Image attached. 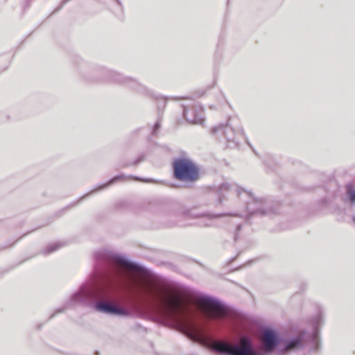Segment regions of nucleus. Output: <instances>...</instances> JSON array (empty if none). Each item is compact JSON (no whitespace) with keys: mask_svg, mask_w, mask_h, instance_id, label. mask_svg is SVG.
Returning <instances> with one entry per match:
<instances>
[{"mask_svg":"<svg viewBox=\"0 0 355 355\" xmlns=\"http://www.w3.org/2000/svg\"><path fill=\"white\" fill-rule=\"evenodd\" d=\"M94 259V279L82 284L66 304L57 309L51 318L78 304L92 305L96 311L108 315L130 316L132 311L119 304L116 292V289H124L133 301L147 298L155 300L162 306L166 317L175 321L181 331L191 340L198 343L207 336V331L193 321L191 310L182 306V293L180 291L150 295L139 283L133 282L130 284L128 281L125 269L142 270L140 265L107 250L96 252Z\"/></svg>","mask_w":355,"mask_h":355,"instance_id":"nucleus-1","label":"nucleus"},{"mask_svg":"<svg viewBox=\"0 0 355 355\" xmlns=\"http://www.w3.org/2000/svg\"><path fill=\"white\" fill-rule=\"evenodd\" d=\"M282 338L268 328L262 331L261 346L257 348L252 338L242 336L238 341L230 343L226 341H215L214 351L224 355H268L275 349L279 352Z\"/></svg>","mask_w":355,"mask_h":355,"instance_id":"nucleus-2","label":"nucleus"},{"mask_svg":"<svg viewBox=\"0 0 355 355\" xmlns=\"http://www.w3.org/2000/svg\"><path fill=\"white\" fill-rule=\"evenodd\" d=\"M218 203L222 205L227 200L229 193H234L242 201L245 202V214L248 216L253 215H270L275 213L271 206L272 202L263 198L256 197L252 193L246 191L236 184L223 182L216 189Z\"/></svg>","mask_w":355,"mask_h":355,"instance_id":"nucleus-3","label":"nucleus"},{"mask_svg":"<svg viewBox=\"0 0 355 355\" xmlns=\"http://www.w3.org/2000/svg\"><path fill=\"white\" fill-rule=\"evenodd\" d=\"M211 132L229 148L237 147L245 137L243 129L236 117H230L225 124L212 128Z\"/></svg>","mask_w":355,"mask_h":355,"instance_id":"nucleus-4","label":"nucleus"},{"mask_svg":"<svg viewBox=\"0 0 355 355\" xmlns=\"http://www.w3.org/2000/svg\"><path fill=\"white\" fill-rule=\"evenodd\" d=\"M85 78L92 81H103L121 84L139 92L143 93L146 91V88L135 79L125 76L120 73L107 69L103 67L92 69L91 74Z\"/></svg>","mask_w":355,"mask_h":355,"instance_id":"nucleus-5","label":"nucleus"},{"mask_svg":"<svg viewBox=\"0 0 355 355\" xmlns=\"http://www.w3.org/2000/svg\"><path fill=\"white\" fill-rule=\"evenodd\" d=\"M173 177L184 182H194L199 179L200 171L196 164L189 158L180 157L173 162Z\"/></svg>","mask_w":355,"mask_h":355,"instance_id":"nucleus-6","label":"nucleus"},{"mask_svg":"<svg viewBox=\"0 0 355 355\" xmlns=\"http://www.w3.org/2000/svg\"><path fill=\"white\" fill-rule=\"evenodd\" d=\"M195 300L201 306L208 320H224L228 316V309L219 300L208 295L198 294Z\"/></svg>","mask_w":355,"mask_h":355,"instance_id":"nucleus-7","label":"nucleus"},{"mask_svg":"<svg viewBox=\"0 0 355 355\" xmlns=\"http://www.w3.org/2000/svg\"><path fill=\"white\" fill-rule=\"evenodd\" d=\"M303 347L304 339L302 336L293 338H282L279 354H286L291 352L298 351Z\"/></svg>","mask_w":355,"mask_h":355,"instance_id":"nucleus-8","label":"nucleus"},{"mask_svg":"<svg viewBox=\"0 0 355 355\" xmlns=\"http://www.w3.org/2000/svg\"><path fill=\"white\" fill-rule=\"evenodd\" d=\"M184 116L191 123L201 124L205 120L203 109L199 105H195L191 108L184 107Z\"/></svg>","mask_w":355,"mask_h":355,"instance_id":"nucleus-9","label":"nucleus"},{"mask_svg":"<svg viewBox=\"0 0 355 355\" xmlns=\"http://www.w3.org/2000/svg\"><path fill=\"white\" fill-rule=\"evenodd\" d=\"M324 315L320 312L312 319V327L313 332L312 334L311 343L312 345V350L317 351L320 347V340L318 337V331L320 327L324 323Z\"/></svg>","mask_w":355,"mask_h":355,"instance_id":"nucleus-10","label":"nucleus"},{"mask_svg":"<svg viewBox=\"0 0 355 355\" xmlns=\"http://www.w3.org/2000/svg\"><path fill=\"white\" fill-rule=\"evenodd\" d=\"M346 198L345 202L349 203L347 211L355 225V185L354 184H347L345 187Z\"/></svg>","mask_w":355,"mask_h":355,"instance_id":"nucleus-11","label":"nucleus"},{"mask_svg":"<svg viewBox=\"0 0 355 355\" xmlns=\"http://www.w3.org/2000/svg\"><path fill=\"white\" fill-rule=\"evenodd\" d=\"M127 179H128V177L125 176V175H116V176L112 178V179H110L107 182L96 187L93 191H92L91 192H89V193H87L86 195H85L84 196H83L79 200H80L84 197L89 196L90 193H92L94 191L104 189L107 188L108 186H110V184H114V182H116L117 181L125 180Z\"/></svg>","mask_w":355,"mask_h":355,"instance_id":"nucleus-12","label":"nucleus"},{"mask_svg":"<svg viewBox=\"0 0 355 355\" xmlns=\"http://www.w3.org/2000/svg\"><path fill=\"white\" fill-rule=\"evenodd\" d=\"M62 245L63 244L60 242L51 243L42 251V253L43 254H49L60 248Z\"/></svg>","mask_w":355,"mask_h":355,"instance_id":"nucleus-13","label":"nucleus"},{"mask_svg":"<svg viewBox=\"0 0 355 355\" xmlns=\"http://www.w3.org/2000/svg\"><path fill=\"white\" fill-rule=\"evenodd\" d=\"M221 215H211V214H202L200 215V217L202 218H207L209 220H210L211 218H217V217H219Z\"/></svg>","mask_w":355,"mask_h":355,"instance_id":"nucleus-14","label":"nucleus"},{"mask_svg":"<svg viewBox=\"0 0 355 355\" xmlns=\"http://www.w3.org/2000/svg\"><path fill=\"white\" fill-rule=\"evenodd\" d=\"M160 126H161L160 122H159V121H157L155 123V125H154V127H153V134L154 135H157V131H158V130L160 128Z\"/></svg>","mask_w":355,"mask_h":355,"instance_id":"nucleus-15","label":"nucleus"},{"mask_svg":"<svg viewBox=\"0 0 355 355\" xmlns=\"http://www.w3.org/2000/svg\"><path fill=\"white\" fill-rule=\"evenodd\" d=\"M241 225H237V227H236V232H235V234H234V239L236 240L237 239V237H238V232L241 230Z\"/></svg>","mask_w":355,"mask_h":355,"instance_id":"nucleus-16","label":"nucleus"},{"mask_svg":"<svg viewBox=\"0 0 355 355\" xmlns=\"http://www.w3.org/2000/svg\"><path fill=\"white\" fill-rule=\"evenodd\" d=\"M144 159L143 156H140L139 158H137L132 164L136 165L139 164L140 162H141Z\"/></svg>","mask_w":355,"mask_h":355,"instance_id":"nucleus-17","label":"nucleus"},{"mask_svg":"<svg viewBox=\"0 0 355 355\" xmlns=\"http://www.w3.org/2000/svg\"><path fill=\"white\" fill-rule=\"evenodd\" d=\"M130 178H132L134 180H141V181H144V182H148V180H143L139 177H134V176H130Z\"/></svg>","mask_w":355,"mask_h":355,"instance_id":"nucleus-18","label":"nucleus"},{"mask_svg":"<svg viewBox=\"0 0 355 355\" xmlns=\"http://www.w3.org/2000/svg\"><path fill=\"white\" fill-rule=\"evenodd\" d=\"M201 225H202L204 226H210V225H211V222H209V223H203V224L201 223Z\"/></svg>","mask_w":355,"mask_h":355,"instance_id":"nucleus-19","label":"nucleus"},{"mask_svg":"<svg viewBox=\"0 0 355 355\" xmlns=\"http://www.w3.org/2000/svg\"><path fill=\"white\" fill-rule=\"evenodd\" d=\"M322 202H323L324 205H327L329 203L328 200H326V199L323 200Z\"/></svg>","mask_w":355,"mask_h":355,"instance_id":"nucleus-20","label":"nucleus"},{"mask_svg":"<svg viewBox=\"0 0 355 355\" xmlns=\"http://www.w3.org/2000/svg\"><path fill=\"white\" fill-rule=\"evenodd\" d=\"M233 215H234V216H239V217H242V216H243V214H233Z\"/></svg>","mask_w":355,"mask_h":355,"instance_id":"nucleus-21","label":"nucleus"}]
</instances>
